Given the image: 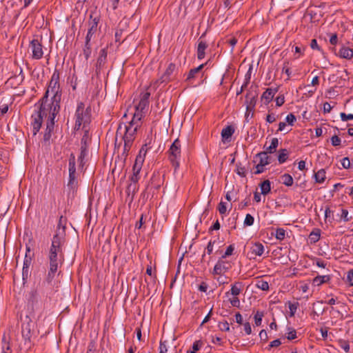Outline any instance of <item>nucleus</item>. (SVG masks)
I'll return each mask as SVG.
<instances>
[{
  "mask_svg": "<svg viewBox=\"0 0 353 353\" xmlns=\"http://www.w3.org/2000/svg\"><path fill=\"white\" fill-rule=\"evenodd\" d=\"M61 99V92L59 83L50 82L44 96L34 105L36 110L32 114V126L34 136L39 131L43 123V116H47L48 110H53L54 112L60 111Z\"/></svg>",
  "mask_w": 353,
  "mask_h": 353,
  "instance_id": "1",
  "label": "nucleus"
},
{
  "mask_svg": "<svg viewBox=\"0 0 353 353\" xmlns=\"http://www.w3.org/2000/svg\"><path fill=\"white\" fill-rule=\"evenodd\" d=\"M65 239L64 232L56 233L51 241V245L48 250L47 259L49 263V269L46 280L48 283H51L55 277V275L59 273L58 270L61 267L64 261V247Z\"/></svg>",
  "mask_w": 353,
  "mask_h": 353,
  "instance_id": "2",
  "label": "nucleus"
},
{
  "mask_svg": "<svg viewBox=\"0 0 353 353\" xmlns=\"http://www.w3.org/2000/svg\"><path fill=\"white\" fill-rule=\"evenodd\" d=\"M32 314L21 312L20 320L21 321V336L23 341V347L30 349L34 344V339L37 337L36 324L32 321Z\"/></svg>",
  "mask_w": 353,
  "mask_h": 353,
  "instance_id": "3",
  "label": "nucleus"
},
{
  "mask_svg": "<svg viewBox=\"0 0 353 353\" xmlns=\"http://www.w3.org/2000/svg\"><path fill=\"white\" fill-rule=\"evenodd\" d=\"M74 130H79L82 126L83 129L86 128L91 121V108L90 106L85 108L83 102H79L76 109Z\"/></svg>",
  "mask_w": 353,
  "mask_h": 353,
  "instance_id": "4",
  "label": "nucleus"
},
{
  "mask_svg": "<svg viewBox=\"0 0 353 353\" xmlns=\"http://www.w3.org/2000/svg\"><path fill=\"white\" fill-rule=\"evenodd\" d=\"M168 159L174 168V171L180 166V159L181 157V144L179 139H176L169 150H168Z\"/></svg>",
  "mask_w": 353,
  "mask_h": 353,
  "instance_id": "5",
  "label": "nucleus"
},
{
  "mask_svg": "<svg viewBox=\"0 0 353 353\" xmlns=\"http://www.w3.org/2000/svg\"><path fill=\"white\" fill-rule=\"evenodd\" d=\"M69 179L68 188L75 191L78 187L77 174L76 172V158L73 153H71L68 160Z\"/></svg>",
  "mask_w": 353,
  "mask_h": 353,
  "instance_id": "6",
  "label": "nucleus"
},
{
  "mask_svg": "<svg viewBox=\"0 0 353 353\" xmlns=\"http://www.w3.org/2000/svg\"><path fill=\"white\" fill-rule=\"evenodd\" d=\"M59 112H54L53 110H47V122L46 128L43 134L44 142H48L52 137V133L54 130V119Z\"/></svg>",
  "mask_w": 353,
  "mask_h": 353,
  "instance_id": "7",
  "label": "nucleus"
},
{
  "mask_svg": "<svg viewBox=\"0 0 353 353\" xmlns=\"http://www.w3.org/2000/svg\"><path fill=\"white\" fill-rule=\"evenodd\" d=\"M108 46H106L105 48L100 50L99 56L97 59L95 63V72L98 75L101 73L102 70L105 68L107 62Z\"/></svg>",
  "mask_w": 353,
  "mask_h": 353,
  "instance_id": "8",
  "label": "nucleus"
},
{
  "mask_svg": "<svg viewBox=\"0 0 353 353\" xmlns=\"http://www.w3.org/2000/svg\"><path fill=\"white\" fill-rule=\"evenodd\" d=\"M176 69L177 67L174 63H169L163 74L154 84L158 85L159 83H168L172 81Z\"/></svg>",
  "mask_w": 353,
  "mask_h": 353,
  "instance_id": "9",
  "label": "nucleus"
},
{
  "mask_svg": "<svg viewBox=\"0 0 353 353\" xmlns=\"http://www.w3.org/2000/svg\"><path fill=\"white\" fill-rule=\"evenodd\" d=\"M144 162V156L137 155L135 159L134 164L132 167V174L130 180L133 183H137L139 179V172L141 170L143 163Z\"/></svg>",
  "mask_w": 353,
  "mask_h": 353,
  "instance_id": "10",
  "label": "nucleus"
},
{
  "mask_svg": "<svg viewBox=\"0 0 353 353\" xmlns=\"http://www.w3.org/2000/svg\"><path fill=\"white\" fill-rule=\"evenodd\" d=\"M30 48L32 50V57L34 59H41L43 55V46L38 39H32L30 43Z\"/></svg>",
  "mask_w": 353,
  "mask_h": 353,
  "instance_id": "11",
  "label": "nucleus"
},
{
  "mask_svg": "<svg viewBox=\"0 0 353 353\" xmlns=\"http://www.w3.org/2000/svg\"><path fill=\"white\" fill-rule=\"evenodd\" d=\"M163 182L164 174H162L159 171H155L150 178L149 185L156 190H159L163 185Z\"/></svg>",
  "mask_w": 353,
  "mask_h": 353,
  "instance_id": "12",
  "label": "nucleus"
},
{
  "mask_svg": "<svg viewBox=\"0 0 353 353\" xmlns=\"http://www.w3.org/2000/svg\"><path fill=\"white\" fill-rule=\"evenodd\" d=\"M258 97V94L255 91L252 92L251 91H248L245 95V103L246 105V111L247 112H253L254 110L256 99Z\"/></svg>",
  "mask_w": 353,
  "mask_h": 353,
  "instance_id": "13",
  "label": "nucleus"
},
{
  "mask_svg": "<svg viewBox=\"0 0 353 353\" xmlns=\"http://www.w3.org/2000/svg\"><path fill=\"white\" fill-rule=\"evenodd\" d=\"M95 37L87 34L85 38L84 45L83 46V54L86 61L91 57L92 43Z\"/></svg>",
  "mask_w": 353,
  "mask_h": 353,
  "instance_id": "14",
  "label": "nucleus"
},
{
  "mask_svg": "<svg viewBox=\"0 0 353 353\" xmlns=\"http://www.w3.org/2000/svg\"><path fill=\"white\" fill-rule=\"evenodd\" d=\"M230 264L228 262L223 261V259L221 258L215 264L213 269V274L216 275H221L227 272L230 269Z\"/></svg>",
  "mask_w": 353,
  "mask_h": 353,
  "instance_id": "15",
  "label": "nucleus"
},
{
  "mask_svg": "<svg viewBox=\"0 0 353 353\" xmlns=\"http://www.w3.org/2000/svg\"><path fill=\"white\" fill-rule=\"evenodd\" d=\"M100 18L99 17H94L91 14L90 16V20L88 21V30L87 34H90V36H93L96 37V33L98 30V24L99 23Z\"/></svg>",
  "mask_w": 353,
  "mask_h": 353,
  "instance_id": "16",
  "label": "nucleus"
},
{
  "mask_svg": "<svg viewBox=\"0 0 353 353\" xmlns=\"http://www.w3.org/2000/svg\"><path fill=\"white\" fill-rule=\"evenodd\" d=\"M279 91V88H267L261 97V100L264 104L268 105L273 99L276 93Z\"/></svg>",
  "mask_w": 353,
  "mask_h": 353,
  "instance_id": "17",
  "label": "nucleus"
},
{
  "mask_svg": "<svg viewBox=\"0 0 353 353\" xmlns=\"http://www.w3.org/2000/svg\"><path fill=\"white\" fill-rule=\"evenodd\" d=\"M139 127H136L134 125H132L130 124L124 125V130L125 133L123 136V138L131 139V141H134L135 138V134L137 132Z\"/></svg>",
  "mask_w": 353,
  "mask_h": 353,
  "instance_id": "18",
  "label": "nucleus"
},
{
  "mask_svg": "<svg viewBox=\"0 0 353 353\" xmlns=\"http://www.w3.org/2000/svg\"><path fill=\"white\" fill-rule=\"evenodd\" d=\"M208 43L201 39V37L199 38L198 41V46H197V58L199 60H201L204 59L205 55V50L208 48Z\"/></svg>",
  "mask_w": 353,
  "mask_h": 353,
  "instance_id": "19",
  "label": "nucleus"
},
{
  "mask_svg": "<svg viewBox=\"0 0 353 353\" xmlns=\"http://www.w3.org/2000/svg\"><path fill=\"white\" fill-rule=\"evenodd\" d=\"M337 55L342 59H351L353 57V49L342 46L339 50Z\"/></svg>",
  "mask_w": 353,
  "mask_h": 353,
  "instance_id": "20",
  "label": "nucleus"
},
{
  "mask_svg": "<svg viewBox=\"0 0 353 353\" xmlns=\"http://www.w3.org/2000/svg\"><path fill=\"white\" fill-rule=\"evenodd\" d=\"M145 112H141L135 111L133 114L132 119L131 121L128 123V124L134 125L136 127H140L141 125V119L144 116Z\"/></svg>",
  "mask_w": 353,
  "mask_h": 353,
  "instance_id": "21",
  "label": "nucleus"
},
{
  "mask_svg": "<svg viewBox=\"0 0 353 353\" xmlns=\"http://www.w3.org/2000/svg\"><path fill=\"white\" fill-rule=\"evenodd\" d=\"M331 279V276L330 275H318L314 277L312 280V285L314 286H319L323 283H328Z\"/></svg>",
  "mask_w": 353,
  "mask_h": 353,
  "instance_id": "22",
  "label": "nucleus"
},
{
  "mask_svg": "<svg viewBox=\"0 0 353 353\" xmlns=\"http://www.w3.org/2000/svg\"><path fill=\"white\" fill-rule=\"evenodd\" d=\"M268 153L265 151L261 152L256 154L254 158L259 159V163L265 166L271 163L270 157L268 155Z\"/></svg>",
  "mask_w": 353,
  "mask_h": 353,
  "instance_id": "23",
  "label": "nucleus"
},
{
  "mask_svg": "<svg viewBox=\"0 0 353 353\" xmlns=\"http://www.w3.org/2000/svg\"><path fill=\"white\" fill-rule=\"evenodd\" d=\"M250 252L252 254L260 256L264 252V246L261 243H254L250 248Z\"/></svg>",
  "mask_w": 353,
  "mask_h": 353,
  "instance_id": "24",
  "label": "nucleus"
},
{
  "mask_svg": "<svg viewBox=\"0 0 353 353\" xmlns=\"http://www.w3.org/2000/svg\"><path fill=\"white\" fill-rule=\"evenodd\" d=\"M243 286L244 285L243 284L242 282H234L231 286V294L234 296H237L241 292Z\"/></svg>",
  "mask_w": 353,
  "mask_h": 353,
  "instance_id": "25",
  "label": "nucleus"
},
{
  "mask_svg": "<svg viewBox=\"0 0 353 353\" xmlns=\"http://www.w3.org/2000/svg\"><path fill=\"white\" fill-rule=\"evenodd\" d=\"M234 132V128L232 125H228L221 131V137L223 139H229Z\"/></svg>",
  "mask_w": 353,
  "mask_h": 353,
  "instance_id": "26",
  "label": "nucleus"
},
{
  "mask_svg": "<svg viewBox=\"0 0 353 353\" xmlns=\"http://www.w3.org/2000/svg\"><path fill=\"white\" fill-rule=\"evenodd\" d=\"M261 188V194L266 195L271 191V183L269 180H265L259 185Z\"/></svg>",
  "mask_w": 353,
  "mask_h": 353,
  "instance_id": "27",
  "label": "nucleus"
},
{
  "mask_svg": "<svg viewBox=\"0 0 353 353\" xmlns=\"http://www.w3.org/2000/svg\"><path fill=\"white\" fill-rule=\"evenodd\" d=\"M87 153H88V146L87 145H81V152H80V155L78 158V161H79V166L81 167H83L84 165V162H83V160H84V158L85 157V156L87 155Z\"/></svg>",
  "mask_w": 353,
  "mask_h": 353,
  "instance_id": "28",
  "label": "nucleus"
},
{
  "mask_svg": "<svg viewBox=\"0 0 353 353\" xmlns=\"http://www.w3.org/2000/svg\"><path fill=\"white\" fill-rule=\"evenodd\" d=\"M279 145V140L277 138H272L271 140V144L266 148L265 152L269 154H272L276 152V150Z\"/></svg>",
  "mask_w": 353,
  "mask_h": 353,
  "instance_id": "29",
  "label": "nucleus"
},
{
  "mask_svg": "<svg viewBox=\"0 0 353 353\" xmlns=\"http://www.w3.org/2000/svg\"><path fill=\"white\" fill-rule=\"evenodd\" d=\"M314 179L316 183H322L325 179V171L321 169L314 174Z\"/></svg>",
  "mask_w": 353,
  "mask_h": 353,
  "instance_id": "30",
  "label": "nucleus"
},
{
  "mask_svg": "<svg viewBox=\"0 0 353 353\" xmlns=\"http://www.w3.org/2000/svg\"><path fill=\"white\" fill-rule=\"evenodd\" d=\"M255 286L263 291H268L269 290V283L268 281L263 279H259L256 281Z\"/></svg>",
  "mask_w": 353,
  "mask_h": 353,
  "instance_id": "31",
  "label": "nucleus"
},
{
  "mask_svg": "<svg viewBox=\"0 0 353 353\" xmlns=\"http://www.w3.org/2000/svg\"><path fill=\"white\" fill-rule=\"evenodd\" d=\"M288 152L286 149H281L278 156V161L279 163H285L288 158Z\"/></svg>",
  "mask_w": 353,
  "mask_h": 353,
  "instance_id": "32",
  "label": "nucleus"
},
{
  "mask_svg": "<svg viewBox=\"0 0 353 353\" xmlns=\"http://www.w3.org/2000/svg\"><path fill=\"white\" fill-rule=\"evenodd\" d=\"M282 183L285 185L290 187L293 184V178L289 174H284L281 176Z\"/></svg>",
  "mask_w": 353,
  "mask_h": 353,
  "instance_id": "33",
  "label": "nucleus"
},
{
  "mask_svg": "<svg viewBox=\"0 0 353 353\" xmlns=\"http://www.w3.org/2000/svg\"><path fill=\"white\" fill-rule=\"evenodd\" d=\"M204 65H205V64L203 63V64H201L200 65H199L197 68L191 69L189 71V73L188 74L187 80L194 78L195 74L196 73H198L200 70H201L203 69V68L204 67Z\"/></svg>",
  "mask_w": 353,
  "mask_h": 353,
  "instance_id": "34",
  "label": "nucleus"
},
{
  "mask_svg": "<svg viewBox=\"0 0 353 353\" xmlns=\"http://www.w3.org/2000/svg\"><path fill=\"white\" fill-rule=\"evenodd\" d=\"M320 236H321V231L319 229L311 232V233L310 234V236H309L310 241L313 243L317 242L319 240Z\"/></svg>",
  "mask_w": 353,
  "mask_h": 353,
  "instance_id": "35",
  "label": "nucleus"
},
{
  "mask_svg": "<svg viewBox=\"0 0 353 353\" xmlns=\"http://www.w3.org/2000/svg\"><path fill=\"white\" fill-rule=\"evenodd\" d=\"M2 352L12 353L10 342L6 340L5 336L2 339Z\"/></svg>",
  "mask_w": 353,
  "mask_h": 353,
  "instance_id": "36",
  "label": "nucleus"
},
{
  "mask_svg": "<svg viewBox=\"0 0 353 353\" xmlns=\"http://www.w3.org/2000/svg\"><path fill=\"white\" fill-rule=\"evenodd\" d=\"M65 221H66V219L64 218L63 216H61L59 218V223H58V226H57L59 232H57V233H60V232H63L65 233Z\"/></svg>",
  "mask_w": 353,
  "mask_h": 353,
  "instance_id": "37",
  "label": "nucleus"
},
{
  "mask_svg": "<svg viewBox=\"0 0 353 353\" xmlns=\"http://www.w3.org/2000/svg\"><path fill=\"white\" fill-rule=\"evenodd\" d=\"M149 103L140 99L139 103L135 106V111L144 112V110L148 105Z\"/></svg>",
  "mask_w": 353,
  "mask_h": 353,
  "instance_id": "38",
  "label": "nucleus"
},
{
  "mask_svg": "<svg viewBox=\"0 0 353 353\" xmlns=\"http://www.w3.org/2000/svg\"><path fill=\"white\" fill-rule=\"evenodd\" d=\"M236 174L240 176L245 177L246 175L245 167L241 163H238L236 165Z\"/></svg>",
  "mask_w": 353,
  "mask_h": 353,
  "instance_id": "39",
  "label": "nucleus"
},
{
  "mask_svg": "<svg viewBox=\"0 0 353 353\" xmlns=\"http://www.w3.org/2000/svg\"><path fill=\"white\" fill-rule=\"evenodd\" d=\"M288 332L286 333V338L288 340H294L297 338L296 331L292 327H288Z\"/></svg>",
  "mask_w": 353,
  "mask_h": 353,
  "instance_id": "40",
  "label": "nucleus"
},
{
  "mask_svg": "<svg viewBox=\"0 0 353 353\" xmlns=\"http://www.w3.org/2000/svg\"><path fill=\"white\" fill-rule=\"evenodd\" d=\"M263 316V313L260 311H257L254 315V323L256 326H260L262 323V318Z\"/></svg>",
  "mask_w": 353,
  "mask_h": 353,
  "instance_id": "41",
  "label": "nucleus"
},
{
  "mask_svg": "<svg viewBox=\"0 0 353 353\" xmlns=\"http://www.w3.org/2000/svg\"><path fill=\"white\" fill-rule=\"evenodd\" d=\"M285 236V230L283 228H277L276 230L275 237L278 240H283Z\"/></svg>",
  "mask_w": 353,
  "mask_h": 353,
  "instance_id": "42",
  "label": "nucleus"
},
{
  "mask_svg": "<svg viewBox=\"0 0 353 353\" xmlns=\"http://www.w3.org/2000/svg\"><path fill=\"white\" fill-rule=\"evenodd\" d=\"M289 309L290 312V316H294L295 313L296 312L297 308L299 305L298 302L296 303H291L289 302Z\"/></svg>",
  "mask_w": 353,
  "mask_h": 353,
  "instance_id": "43",
  "label": "nucleus"
},
{
  "mask_svg": "<svg viewBox=\"0 0 353 353\" xmlns=\"http://www.w3.org/2000/svg\"><path fill=\"white\" fill-rule=\"evenodd\" d=\"M352 216H349V212L346 209H342L341 214L340 216V219L343 220L344 222H347L350 221Z\"/></svg>",
  "mask_w": 353,
  "mask_h": 353,
  "instance_id": "44",
  "label": "nucleus"
},
{
  "mask_svg": "<svg viewBox=\"0 0 353 353\" xmlns=\"http://www.w3.org/2000/svg\"><path fill=\"white\" fill-rule=\"evenodd\" d=\"M254 221V217L250 214H247L244 219L243 224L245 226H251L253 225Z\"/></svg>",
  "mask_w": 353,
  "mask_h": 353,
  "instance_id": "45",
  "label": "nucleus"
},
{
  "mask_svg": "<svg viewBox=\"0 0 353 353\" xmlns=\"http://www.w3.org/2000/svg\"><path fill=\"white\" fill-rule=\"evenodd\" d=\"M60 73L57 69H55L50 82L54 83H59Z\"/></svg>",
  "mask_w": 353,
  "mask_h": 353,
  "instance_id": "46",
  "label": "nucleus"
},
{
  "mask_svg": "<svg viewBox=\"0 0 353 353\" xmlns=\"http://www.w3.org/2000/svg\"><path fill=\"white\" fill-rule=\"evenodd\" d=\"M218 327L220 330L225 331V332H229L230 330V325L228 321H225L223 322H220L218 324Z\"/></svg>",
  "mask_w": 353,
  "mask_h": 353,
  "instance_id": "47",
  "label": "nucleus"
},
{
  "mask_svg": "<svg viewBox=\"0 0 353 353\" xmlns=\"http://www.w3.org/2000/svg\"><path fill=\"white\" fill-rule=\"evenodd\" d=\"M123 140L124 141V146H123L124 152H128L131 148L133 141H131V139L129 140V139H125V138H123Z\"/></svg>",
  "mask_w": 353,
  "mask_h": 353,
  "instance_id": "48",
  "label": "nucleus"
},
{
  "mask_svg": "<svg viewBox=\"0 0 353 353\" xmlns=\"http://www.w3.org/2000/svg\"><path fill=\"white\" fill-rule=\"evenodd\" d=\"M339 347L344 350L346 352H348L350 350V345L347 341L345 340H339Z\"/></svg>",
  "mask_w": 353,
  "mask_h": 353,
  "instance_id": "49",
  "label": "nucleus"
},
{
  "mask_svg": "<svg viewBox=\"0 0 353 353\" xmlns=\"http://www.w3.org/2000/svg\"><path fill=\"white\" fill-rule=\"evenodd\" d=\"M234 250V245H230L227 248V249H226V250H225V252L224 254H223V255H222V257H221V258H222V259H225V258H226L227 256H229L232 255V253H233Z\"/></svg>",
  "mask_w": 353,
  "mask_h": 353,
  "instance_id": "50",
  "label": "nucleus"
},
{
  "mask_svg": "<svg viewBox=\"0 0 353 353\" xmlns=\"http://www.w3.org/2000/svg\"><path fill=\"white\" fill-rule=\"evenodd\" d=\"M218 210L221 214H225L227 211L226 203L221 201L218 205Z\"/></svg>",
  "mask_w": 353,
  "mask_h": 353,
  "instance_id": "51",
  "label": "nucleus"
},
{
  "mask_svg": "<svg viewBox=\"0 0 353 353\" xmlns=\"http://www.w3.org/2000/svg\"><path fill=\"white\" fill-rule=\"evenodd\" d=\"M281 345V341L280 339H276L270 342L268 347H266L268 350H270L272 347H276Z\"/></svg>",
  "mask_w": 353,
  "mask_h": 353,
  "instance_id": "52",
  "label": "nucleus"
},
{
  "mask_svg": "<svg viewBox=\"0 0 353 353\" xmlns=\"http://www.w3.org/2000/svg\"><path fill=\"white\" fill-rule=\"evenodd\" d=\"M341 139L337 135L331 137V143L333 146H339L341 145Z\"/></svg>",
  "mask_w": 353,
  "mask_h": 353,
  "instance_id": "53",
  "label": "nucleus"
},
{
  "mask_svg": "<svg viewBox=\"0 0 353 353\" xmlns=\"http://www.w3.org/2000/svg\"><path fill=\"white\" fill-rule=\"evenodd\" d=\"M275 102H276V106H281L284 103H285V97L283 94L281 95H279L276 99H275Z\"/></svg>",
  "mask_w": 353,
  "mask_h": 353,
  "instance_id": "54",
  "label": "nucleus"
},
{
  "mask_svg": "<svg viewBox=\"0 0 353 353\" xmlns=\"http://www.w3.org/2000/svg\"><path fill=\"white\" fill-rule=\"evenodd\" d=\"M150 148V146L149 145V144L148 143H145V145H143L142 146V148H141L140 151H139V153L138 155H142V156H144V157H145V154L147 153V151Z\"/></svg>",
  "mask_w": 353,
  "mask_h": 353,
  "instance_id": "55",
  "label": "nucleus"
},
{
  "mask_svg": "<svg viewBox=\"0 0 353 353\" xmlns=\"http://www.w3.org/2000/svg\"><path fill=\"white\" fill-rule=\"evenodd\" d=\"M347 281L350 285L353 286V269H351L347 272Z\"/></svg>",
  "mask_w": 353,
  "mask_h": 353,
  "instance_id": "56",
  "label": "nucleus"
},
{
  "mask_svg": "<svg viewBox=\"0 0 353 353\" xmlns=\"http://www.w3.org/2000/svg\"><path fill=\"white\" fill-rule=\"evenodd\" d=\"M341 165L345 169H348L350 167V161L348 157H344L341 160Z\"/></svg>",
  "mask_w": 353,
  "mask_h": 353,
  "instance_id": "57",
  "label": "nucleus"
},
{
  "mask_svg": "<svg viewBox=\"0 0 353 353\" xmlns=\"http://www.w3.org/2000/svg\"><path fill=\"white\" fill-rule=\"evenodd\" d=\"M85 130V132H84V134L81 139V145H87V141L89 139L88 137V130L85 128L83 129Z\"/></svg>",
  "mask_w": 353,
  "mask_h": 353,
  "instance_id": "58",
  "label": "nucleus"
},
{
  "mask_svg": "<svg viewBox=\"0 0 353 353\" xmlns=\"http://www.w3.org/2000/svg\"><path fill=\"white\" fill-rule=\"evenodd\" d=\"M341 119L343 121H346L350 119H353V114H347L345 112L340 114Z\"/></svg>",
  "mask_w": 353,
  "mask_h": 353,
  "instance_id": "59",
  "label": "nucleus"
},
{
  "mask_svg": "<svg viewBox=\"0 0 353 353\" xmlns=\"http://www.w3.org/2000/svg\"><path fill=\"white\" fill-rule=\"evenodd\" d=\"M296 121V117L295 116L290 113L289 114L287 115L286 117V121L291 125H293L294 121Z\"/></svg>",
  "mask_w": 353,
  "mask_h": 353,
  "instance_id": "60",
  "label": "nucleus"
},
{
  "mask_svg": "<svg viewBox=\"0 0 353 353\" xmlns=\"http://www.w3.org/2000/svg\"><path fill=\"white\" fill-rule=\"evenodd\" d=\"M31 261H32L31 257L30 256L28 257L26 254L25 259H24V261H23V268H28L29 269L30 265L31 264Z\"/></svg>",
  "mask_w": 353,
  "mask_h": 353,
  "instance_id": "61",
  "label": "nucleus"
},
{
  "mask_svg": "<svg viewBox=\"0 0 353 353\" xmlns=\"http://www.w3.org/2000/svg\"><path fill=\"white\" fill-rule=\"evenodd\" d=\"M215 243V241H210L208 243L207 247H206V252L208 254H211L213 252V247L214 244Z\"/></svg>",
  "mask_w": 353,
  "mask_h": 353,
  "instance_id": "62",
  "label": "nucleus"
},
{
  "mask_svg": "<svg viewBox=\"0 0 353 353\" xmlns=\"http://www.w3.org/2000/svg\"><path fill=\"white\" fill-rule=\"evenodd\" d=\"M230 302L233 307H239L240 306V301L237 296L230 299Z\"/></svg>",
  "mask_w": 353,
  "mask_h": 353,
  "instance_id": "63",
  "label": "nucleus"
},
{
  "mask_svg": "<svg viewBox=\"0 0 353 353\" xmlns=\"http://www.w3.org/2000/svg\"><path fill=\"white\" fill-rule=\"evenodd\" d=\"M333 108V106L330 105L328 102H325L323 103V112L324 113H329Z\"/></svg>",
  "mask_w": 353,
  "mask_h": 353,
  "instance_id": "64",
  "label": "nucleus"
}]
</instances>
